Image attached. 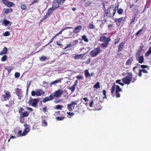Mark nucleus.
I'll use <instances>...</instances> for the list:
<instances>
[{
	"mask_svg": "<svg viewBox=\"0 0 151 151\" xmlns=\"http://www.w3.org/2000/svg\"><path fill=\"white\" fill-rule=\"evenodd\" d=\"M127 75L122 79V81L124 84L129 85L132 82L133 78V74L131 72L127 73Z\"/></svg>",
	"mask_w": 151,
	"mask_h": 151,
	"instance_id": "nucleus-1",
	"label": "nucleus"
},
{
	"mask_svg": "<svg viewBox=\"0 0 151 151\" xmlns=\"http://www.w3.org/2000/svg\"><path fill=\"white\" fill-rule=\"evenodd\" d=\"M110 40L111 39L109 37L106 38L105 36H102L100 37V41L101 42H104L103 43L101 44L100 45L102 46L103 48H106Z\"/></svg>",
	"mask_w": 151,
	"mask_h": 151,
	"instance_id": "nucleus-2",
	"label": "nucleus"
},
{
	"mask_svg": "<svg viewBox=\"0 0 151 151\" xmlns=\"http://www.w3.org/2000/svg\"><path fill=\"white\" fill-rule=\"evenodd\" d=\"M116 11V8L113 7V6H111L106 11V15L108 17H113L114 16Z\"/></svg>",
	"mask_w": 151,
	"mask_h": 151,
	"instance_id": "nucleus-3",
	"label": "nucleus"
},
{
	"mask_svg": "<svg viewBox=\"0 0 151 151\" xmlns=\"http://www.w3.org/2000/svg\"><path fill=\"white\" fill-rule=\"evenodd\" d=\"M66 0H54L53 2V6L55 8H58L60 7L64 3Z\"/></svg>",
	"mask_w": 151,
	"mask_h": 151,
	"instance_id": "nucleus-4",
	"label": "nucleus"
},
{
	"mask_svg": "<svg viewBox=\"0 0 151 151\" xmlns=\"http://www.w3.org/2000/svg\"><path fill=\"white\" fill-rule=\"evenodd\" d=\"M39 102L38 100L37 99H33L30 97L28 103L31 106L36 107Z\"/></svg>",
	"mask_w": 151,
	"mask_h": 151,
	"instance_id": "nucleus-5",
	"label": "nucleus"
},
{
	"mask_svg": "<svg viewBox=\"0 0 151 151\" xmlns=\"http://www.w3.org/2000/svg\"><path fill=\"white\" fill-rule=\"evenodd\" d=\"M101 52L100 49L99 47L95 48L90 52V55L92 57L97 56Z\"/></svg>",
	"mask_w": 151,
	"mask_h": 151,
	"instance_id": "nucleus-6",
	"label": "nucleus"
},
{
	"mask_svg": "<svg viewBox=\"0 0 151 151\" xmlns=\"http://www.w3.org/2000/svg\"><path fill=\"white\" fill-rule=\"evenodd\" d=\"M79 101V100L76 101H73L71 102L70 104H68L67 105L68 109L69 111H72L74 107V106H73L74 105H77L78 104L77 102Z\"/></svg>",
	"mask_w": 151,
	"mask_h": 151,
	"instance_id": "nucleus-7",
	"label": "nucleus"
},
{
	"mask_svg": "<svg viewBox=\"0 0 151 151\" xmlns=\"http://www.w3.org/2000/svg\"><path fill=\"white\" fill-rule=\"evenodd\" d=\"M15 93L19 97V99H21V98L22 97V89L18 88H17L15 89Z\"/></svg>",
	"mask_w": 151,
	"mask_h": 151,
	"instance_id": "nucleus-8",
	"label": "nucleus"
},
{
	"mask_svg": "<svg viewBox=\"0 0 151 151\" xmlns=\"http://www.w3.org/2000/svg\"><path fill=\"white\" fill-rule=\"evenodd\" d=\"M63 93V91L62 89H59L56 91L54 94L56 98L60 97Z\"/></svg>",
	"mask_w": 151,
	"mask_h": 151,
	"instance_id": "nucleus-9",
	"label": "nucleus"
},
{
	"mask_svg": "<svg viewBox=\"0 0 151 151\" xmlns=\"http://www.w3.org/2000/svg\"><path fill=\"white\" fill-rule=\"evenodd\" d=\"M121 91L122 89L120 88V86L118 85H116L115 91V96L116 98H118L120 97V94L119 92Z\"/></svg>",
	"mask_w": 151,
	"mask_h": 151,
	"instance_id": "nucleus-10",
	"label": "nucleus"
},
{
	"mask_svg": "<svg viewBox=\"0 0 151 151\" xmlns=\"http://www.w3.org/2000/svg\"><path fill=\"white\" fill-rule=\"evenodd\" d=\"M10 96L11 94L10 93L9 91H7L5 93V94L2 95V97L4 99V100H3L2 101H6L9 100Z\"/></svg>",
	"mask_w": 151,
	"mask_h": 151,
	"instance_id": "nucleus-11",
	"label": "nucleus"
},
{
	"mask_svg": "<svg viewBox=\"0 0 151 151\" xmlns=\"http://www.w3.org/2000/svg\"><path fill=\"white\" fill-rule=\"evenodd\" d=\"M2 2L6 6L9 7H12L14 5L13 2H8L7 0H2Z\"/></svg>",
	"mask_w": 151,
	"mask_h": 151,
	"instance_id": "nucleus-12",
	"label": "nucleus"
},
{
	"mask_svg": "<svg viewBox=\"0 0 151 151\" xmlns=\"http://www.w3.org/2000/svg\"><path fill=\"white\" fill-rule=\"evenodd\" d=\"M56 9L57 8H55L53 6V4H52V7L48 9L47 12L46 14L49 16L50 15L52 14V12L54 10V9Z\"/></svg>",
	"mask_w": 151,
	"mask_h": 151,
	"instance_id": "nucleus-13",
	"label": "nucleus"
},
{
	"mask_svg": "<svg viewBox=\"0 0 151 151\" xmlns=\"http://www.w3.org/2000/svg\"><path fill=\"white\" fill-rule=\"evenodd\" d=\"M124 43L123 42H121L119 45L118 48V50L117 51V53L121 52L123 50L124 46Z\"/></svg>",
	"mask_w": 151,
	"mask_h": 151,
	"instance_id": "nucleus-14",
	"label": "nucleus"
},
{
	"mask_svg": "<svg viewBox=\"0 0 151 151\" xmlns=\"http://www.w3.org/2000/svg\"><path fill=\"white\" fill-rule=\"evenodd\" d=\"M85 55V53H83L79 55L75 54V56L74 57V58L76 59H82Z\"/></svg>",
	"mask_w": 151,
	"mask_h": 151,
	"instance_id": "nucleus-15",
	"label": "nucleus"
},
{
	"mask_svg": "<svg viewBox=\"0 0 151 151\" xmlns=\"http://www.w3.org/2000/svg\"><path fill=\"white\" fill-rule=\"evenodd\" d=\"M37 96H40L43 95L45 94L44 91L41 89H39L37 90Z\"/></svg>",
	"mask_w": 151,
	"mask_h": 151,
	"instance_id": "nucleus-16",
	"label": "nucleus"
},
{
	"mask_svg": "<svg viewBox=\"0 0 151 151\" xmlns=\"http://www.w3.org/2000/svg\"><path fill=\"white\" fill-rule=\"evenodd\" d=\"M137 16V15L136 14H135L132 17V18L130 19V22L129 23V26H130L132 25V24L134 23Z\"/></svg>",
	"mask_w": 151,
	"mask_h": 151,
	"instance_id": "nucleus-17",
	"label": "nucleus"
},
{
	"mask_svg": "<svg viewBox=\"0 0 151 151\" xmlns=\"http://www.w3.org/2000/svg\"><path fill=\"white\" fill-rule=\"evenodd\" d=\"M8 51V49L6 47H4L3 49V50L0 52V55H2L4 54H6Z\"/></svg>",
	"mask_w": 151,
	"mask_h": 151,
	"instance_id": "nucleus-18",
	"label": "nucleus"
},
{
	"mask_svg": "<svg viewBox=\"0 0 151 151\" xmlns=\"http://www.w3.org/2000/svg\"><path fill=\"white\" fill-rule=\"evenodd\" d=\"M133 58L132 57L130 58L125 63V65L126 66L129 65L133 62Z\"/></svg>",
	"mask_w": 151,
	"mask_h": 151,
	"instance_id": "nucleus-19",
	"label": "nucleus"
},
{
	"mask_svg": "<svg viewBox=\"0 0 151 151\" xmlns=\"http://www.w3.org/2000/svg\"><path fill=\"white\" fill-rule=\"evenodd\" d=\"M4 69L5 70H7L8 73L9 74L11 71L13 70L14 69V68L13 67L5 66L4 67Z\"/></svg>",
	"mask_w": 151,
	"mask_h": 151,
	"instance_id": "nucleus-20",
	"label": "nucleus"
},
{
	"mask_svg": "<svg viewBox=\"0 0 151 151\" xmlns=\"http://www.w3.org/2000/svg\"><path fill=\"white\" fill-rule=\"evenodd\" d=\"M29 115V113L27 111L24 112L20 115V119H21L24 117H27Z\"/></svg>",
	"mask_w": 151,
	"mask_h": 151,
	"instance_id": "nucleus-21",
	"label": "nucleus"
},
{
	"mask_svg": "<svg viewBox=\"0 0 151 151\" xmlns=\"http://www.w3.org/2000/svg\"><path fill=\"white\" fill-rule=\"evenodd\" d=\"M142 47L140 46L139 47V49L137 50V52L136 54V56L137 57H138L140 55L142 51Z\"/></svg>",
	"mask_w": 151,
	"mask_h": 151,
	"instance_id": "nucleus-22",
	"label": "nucleus"
},
{
	"mask_svg": "<svg viewBox=\"0 0 151 151\" xmlns=\"http://www.w3.org/2000/svg\"><path fill=\"white\" fill-rule=\"evenodd\" d=\"M63 78H60L58 80H56L51 82L50 84H55L58 83H61V81L63 80Z\"/></svg>",
	"mask_w": 151,
	"mask_h": 151,
	"instance_id": "nucleus-23",
	"label": "nucleus"
},
{
	"mask_svg": "<svg viewBox=\"0 0 151 151\" xmlns=\"http://www.w3.org/2000/svg\"><path fill=\"white\" fill-rule=\"evenodd\" d=\"M124 18L123 17H121L118 19H116L115 20V22L117 25H119L121 24V21Z\"/></svg>",
	"mask_w": 151,
	"mask_h": 151,
	"instance_id": "nucleus-24",
	"label": "nucleus"
},
{
	"mask_svg": "<svg viewBox=\"0 0 151 151\" xmlns=\"http://www.w3.org/2000/svg\"><path fill=\"white\" fill-rule=\"evenodd\" d=\"M138 62L140 63H142L144 61V58L143 56H139L138 57Z\"/></svg>",
	"mask_w": 151,
	"mask_h": 151,
	"instance_id": "nucleus-25",
	"label": "nucleus"
},
{
	"mask_svg": "<svg viewBox=\"0 0 151 151\" xmlns=\"http://www.w3.org/2000/svg\"><path fill=\"white\" fill-rule=\"evenodd\" d=\"M115 90V85L114 83L112 86L111 89V93L112 96H114L115 95L114 94V92Z\"/></svg>",
	"mask_w": 151,
	"mask_h": 151,
	"instance_id": "nucleus-26",
	"label": "nucleus"
},
{
	"mask_svg": "<svg viewBox=\"0 0 151 151\" xmlns=\"http://www.w3.org/2000/svg\"><path fill=\"white\" fill-rule=\"evenodd\" d=\"M82 27L81 25L78 26L76 27L75 29V32L77 33L79 32L80 30L81 29Z\"/></svg>",
	"mask_w": 151,
	"mask_h": 151,
	"instance_id": "nucleus-27",
	"label": "nucleus"
},
{
	"mask_svg": "<svg viewBox=\"0 0 151 151\" xmlns=\"http://www.w3.org/2000/svg\"><path fill=\"white\" fill-rule=\"evenodd\" d=\"M24 126L25 127V129L24 130L27 132V133H28L30 130V126L28 124H24Z\"/></svg>",
	"mask_w": 151,
	"mask_h": 151,
	"instance_id": "nucleus-28",
	"label": "nucleus"
},
{
	"mask_svg": "<svg viewBox=\"0 0 151 151\" xmlns=\"http://www.w3.org/2000/svg\"><path fill=\"white\" fill-rule=\"evenodd\" d=\"M150 54H151V47H150L148 51L146 52L145 55V57H148Z\"/></svg>",
	"mask_w": 151,
	"mask_h": 151,
	"instance_id": "nucleus-29",
	"label": "nucleus"
},
{
	"mask_svg": "<svg viewBox=\"0 0 151 151\" xmlns=\"http://www.w3.org/2000/svg\"><path fill=\"white\" fill-rule=\"evenodd\" d=\"M84 72H85V76L86 78H88V77H89V76H90L91 75V74H90L89 73L88 70H85Z\"/></svg>",
	"mask_w": 151,
	"mask_h": 151,
	"instance_id": "nucleus-30",
	"label": "nucleus"
},
{
	"mask_svg": "<svg viewBox=\"0 0 151 151\" xmlns=\"http://www.w3.org/2000/svg\"><path fill=\"white\" fill-rule=\"evenodd\" d=\"M41 125L42 126L46 127L47 125V122L45 120H43L41 122Z\"/></svg>",
	"mask_w": 151,
	"mask_h": 151,
	"instance_id": "nucleus-31",
	"label": "nucleus"
},
{
	"mask_svg": "<svg viewBox=\"0 0 151 151\" xmlns=\"http://www.w3.org/2000/svg\"><path fill=\"white\" fill-rule=\"evenodd\" d=\"M82 38L85 42H87L88 41V40L86 38V36L85 35L82 36Z\"/></svg>",
	"mask_w": 151,
	"mask_h": 151,
	"instance_id": "nucleus-32",
	"label": "nucleus"
},
{
	"mask_svg": "<svg viewBox=\"0 0 151 151\" xmlns=\"http://www.w3.org/2000/svg\"><path fill=\"white\" fill-rule=\"evenodd\" d=\"M93 87L95 88L98 89L100 88V83L97 82L96 84L93 86Z\"/></svg>",
	"mask_w": 151,
	"mask_h": 151,
	"instance_id": "nucleus-33",
	"label": "nucleus"
},
{
	"mask_svg": "<svg viewBox=\"0 0 151 151\" xmlns=\"http://www.w3.org/2000/svg\"><path fill=\"white\" fill-rule=\"evenodd\" d=\"M120 40V38L119 37L115 39L114 40V44L115 45L116 44L119 43Z\"/></svg>",
	"mask_w": 151,
	"mask_h": 151,
	"instance_id": "nucleus-34",
	"label": "nucleus"
},
{
	"mask_svg": "<svg viewBox=\"0 0 151 151\" xmlns=\"http://www.w3.org/2000/svg\"><path fill=\"white\" fill-rule=\"evenodd\" d=\"M21 8L22 10H25L27 9V7L25 4H22L21 6Z\"/></svg>",
	"mask_w": 151,
	"mask_h": 151,
	"instance_id": "nucleus-35",
	"label": "nucleus"
},
{
	"mask_svg": "<svg viewBox=\"0 0 151 151\" xmlns=\"http://www.w3.org/2000/svg\"><path fill=\"white\" fill-rule=\"evenodd\" d=\"M75 86L73 85L72 87L68 88V89L71 91L72 93H73L75 91Z\"/></svg>",
	"mask_w": 151,
	"mask_h": 151,
	"instance_id": "nucleus-36",
	"label": "nucleus"
},
{
	"mask_svg": "<svg viewBox=\"0 0 151 151\" xmlns=\"http://www.w3.org/2000/svg\"><path fill=\"white\" fill-rule=\"evenodd\" d=\"M47 59L46 57L44 55L42 56L40 58V60L41 61H43L46 60Z\"/></svg>",
	"mask_w": 151,
	"mask_h": 151,
	"instance_id": "nucleus-37",
	"label": "nucleus"
},
{
	"mask_svg": "<svg viewBox=\"0 0 151 151\" xmlns=\"http://www.w3.org/2000/svg\"><path fill=\"white\" fill-rule=\"evenodd\" d=\"M123 12V10L122 9L120 8L117 10V13L119 14H121Z\"/></svg>",
	"mask_w": 151,
	"mask_h": 151,
	"instance_id": "nucleus-38",
	"label": "nucleus"
},
{
	"mask_svg": "<svg viewBox=\"0 0 151 151\" xmlns=\"http://www.w3.org/2000/svg\"><path fill=\"white\" fill-rule=\"evenodd\" d=\"M95 28L94 26L92 24H89V25L88 26V29H93Z\"/></svg>",
	"mask_w": 151,
	"mask_h": 151,
	"instance_id": "nucleus-39",
	"label": "nucleus"
},
{
	"mask_svg": "<svg viewBox=\"0 0 151 151\" xmlns=\"http://www.w3.org/2000/svg\"><path fill=\"white\" fill-rule=\"evenodd\" d=\"M7 56L6 55H4L2 57L1 60L2 61H4L7 60Z\"/></svg>",
	"mask_w": 151,
	"mask_h": 151,
	"instance_id": "nucleus-40",
	"label": "nucleus"
},
{
	"mask_svg": "<svg viewBox=\"0 0 151 151\" xmlns=\"http://www.w3.org/2000/svg\"><path fill=\"white\" fill-rule=\"evenodd\" d=\"M72 46V45L71 43L67 45L64 48H62V49L64 50H65L68 47H70Z\"/></svg>",
	"mask_w": 151,
	"mask_h": 151,
	"instance_id": "nucleus-41",
	"label": "nucleus"
},
{
	"mask_svg": "<svg viewBox=\"0 0 151 151\" xmlns=\"http://www.w3.org/2000/svg\"><path fill=\"white\" fill-rule=\"evenodd\" d=\"M39 1V0H34L32 2L31 4H29L30 6L33 5L36 3H38Z\"/></svg>",
	"mask_w": 151,
	"mask_h": 151,
	"instance_id": "nucleus-42",
	"label": "nucleus"
},
{
	"mask_svg": "<svg viewBox=\"0 0 151 151\" xmlns=\"http://www.w3.org/2000/svg\"><path fill=\"white\" fill-rule=\"evenodd\" d=\"M55 97V96L54 94H51L48 97L49 98V100L50 101L52 100H53V98Z\"/></svg>",
	"mask_w": 151,
	"mask_h": 151,
	"instance_id": "nucleus-43",
	"label": "nucleus"
},
{
	"mask_svg": "<svg viewBox=\"0 0 151 151\" xmlns=\"http://www.w3.org/2000/svg\"><path fill=\"white\" fill-rule=\"evenodd\" d=\"M50 101L49 98L48 97H46L45 98L42 100V102L43 103H45L46 101Z\"/></svg>",
	"mask_w": 151,
	"mask_h": 151,
	"instance_id": "nucleus-44",
	"label": "nucleus"
},
{
	"mask_svg": "<svg viewBox=\"0 0 151 151\" xmlns=\"http://www.w3.org/2000/svg\"><path fill=\"white\" fill-rule=\"evenodd\" d=\"M64 119H65V117L64 116H62L60 117L58 116L56 118V119H57V120L59 121L62 120Z\"/></svg>",
	"mask_w": 151,
	"mask_h": 151,
	"instance_id": "nucleus-45",
	"label": "nucleus"
},
{
	"mask_svg": "<svg viewBox=\"0 0 151 151\" xmlns=\"http://www.w3.org/2000/svg\"><path fill=\"white\" fill-rule=\"evenodd\" d=\"M31 94L32 96H35V95L37 96V91H32L31 92Z\"/></svg>",
	"mask_w": 151,
	"mask_h": 151,
	"instance_id": "nucleus-46",
	"label": "nucleus"
},
{
	"mask_svg": "<svg viewBox=\"0 0 151 151\" xmlns=\"http://www.w3.org/2000/svg\"><path fill=\"white\" fill-rule=\"evenodd\" d=\"M143 27H142V29H140L137 32H136V33L135 34L136 36H137L138 35L139 33L143 31Z\"/></svg>",
	"mask_w": 151,
	"mask_h": 151,
	"instance_id": "nucleus-47",
	"label": "nucleus"
},
{
	"mask_svg": "<svg viewBox=\"0 0 151 151\" xmlns=\"http://www.w3.org/2000/svg\"><path fill=\"white\" fill-rule=\"evenodd\" d=\"M10 23V22L9 21L4 20L3 21L4 24L6 25H7L9 24Z\"/></svg>",
	"mask_w": 151,
	"mask_h": 151,
	"instance_id": "nucleus-48",
	"label": "nucleus"
},
{
	"mask_svg": "<svg viewBox=\"0 0 151 151\" xmlns=\"http://www.w3.org/2000/svg\"><path fill=\"white\" fill-rule=\"evenodd\" d=\"M10 33L8 31H6L3 33V35L5 36H8L10 35Z\"/></svg>",
	"mask_w": 151,
	"mask_h": 151,
	"instance_id": "nucleus-49",
	"label": "nucleus"
},
{
	"mask_svg": "<svg viewBox=\"0 0 151 151\" xmlns=\"http://www.w3.org/2000/svg\"><path fill=\"white\" fill-rule=\"evenodd\" d=\"M57 44L59 46L61 47V48H63V45L60 42V41H57Z\"/></svg>",
	"mask_w": 151,
	"mask_h": 151,
	"instance_id": "nucleus-50",
	"label": "nucleus"
},
{
	"mask_svg": "<svg viewBox=\"0 0 151 151\" xmlns=\"http://www.w3.org/2000/svg\"><path fill=\"white\" fill-rule=\"evenodd\" d=\"M20 73L18 72H16L14 74V76L16 78H18L20 76Z\"/></svg>",
	"mask_w": 151,
	"mask_h": 151,
	"instance_id": "nucleus-51",
	"label": "nucleus"
},
{
	"mask_svg": "<svg viewBox=\"0 0 151 151\" xmlns=\"http://www.w3.org/2000/svg\"><path fill=\"white\" fill-rule=\"evenodd\" d=\"M92 3V2L91 1H88L86 3V6H88L90 5Z\"/></svg>",
	"mask_w": 151,
	"mask_h": 151,
	"instance_id": "nucleus-52",
	"label": "nucleus"
},
{
	"mask_svg": "<svg viewBox=\"0 0 151 151\" xmlns=\"http://www.w3.org/2000/svg\"><path fill=\"white\" fill-rule=\"evenodd\" d=\"M103 95L104 96V98H106V91L105 90L103 89Z\"/></svg>",
	"mask_w": 151,
	"mask_h": 151,
	"instance_id": "nucleus-53",
	"label": "nucleus"
},
{
	"mask_svg": "<svg viewBox=\"0 0 151 151\" xmlns=\"http://www.w3.org/2000/svg\"><path fill=\"white\" fill-rule=\"evenodd\" d=\"M76 78L78 80L82 79L83 78V77L82 76H80L79 75H78V76H76Z\"/></svg>",
	"mask_w": 151,
	"mask_h": 151,
	"instance_id": "nucleus-54",
	"label": "nucleus"
},
{
	"mask_svg": "<svg viewBox=\"0 0 151 151\" xmlns=\"http://www.w3.org/2000/svg\"><path fill=\"white\" fill-rule=\"evenodd\" d=\"M81 108H79L78 110L75 111V112H78V113H79L84 112V111L82 109V110H81Z\"/></svg>",
	"mask_w": 151,
	"mask_h": 151,
	"instance_id": "nucleus-55",
	"label": "nucleus"
},
{
	"mask_svg": "<svg viewBox=\"0 0 151 151\" xmlns=\"http://www.w3.org/2000/svg\"><path fill=\"white\" fill-rule=\"evenodd\" d=\"M56 108L57 109H60L61 108H62V106L60 105H58L56 106Z\"/></svg>",
	"mask_w": 151,
	"mask_h": 151,
	"instance_id": "nucleus-56",
	"label": "nucleus"
},
{
	"mask_svg": "<svg viewBox=\"0 0 151 151\" xmlns=\"http://www.w3.org/2000/svg\"><path fill=\"white\" fill-rule=\"evenodd\" d=\"M27 133V132H26V131L24 130L23 132L21 135V136H25Z\"/></svg>",
	"mask_w": 151,
	"mask_h": 151,
	"instance_id": "nucleus-57",
	"label": "nucleus"
},
{
	"mask_svg": "<svg viewBox=\"0 0 151 151\" xmlns=\"http://www.w3.org/2000/svg\"><path fill=\"white\" fill-rule=\"evenodd\" d=\"M138 75L139 77H141L142 75V71L141 70H139V72L138 73Z\"/></svg>",
	"mask_w": 151,
	"mask_h": 151,
	"instance_id": "nucleus-58",
	"label": "nucleus"
},
{
	"mask_svg": "<svg viewBox=\"0 0 151 151\" xmlns=\"http://www.w3.org/2000/svg\"><path fill=\"white\" fill-rule=\"evenodd\" d=\"M49 17L46 14L42 18V20H45L47 18Z\"/></svg>",
	"mask_w": 151,
	"mask_h": 151,
	"instance_id": "nucleus-59",
	"label": "nucleus"
},
{
	"mask_svg": "<svg viewBox=\"0 0 151 151\" xmlns=\"http://www.w3.org/2000/svg\"><path fill=\"white\" fill-rule=\"evenodd\" d=\"M42 110L44 113H46L47 111V109L46 107H43L42 109Z\"/></svg>",
	"mask_w": 151,
	"mask_h": 151,
	"instance_id": "nucleus-60",
	"label": "nucleus"
},
{
	"mask_svg": "<svg viewBox=\"0 0 151 151\" xmlns=\"http://www.w3.org/2000/svg\"><path fill=\"white\" fill-rule=\"evenodd\" d=\"M4 13L5 14H6L9 12V10L8 9H4Z\"/></svg>",
	"mask_w": 151,
	"mask_h": 151,
	"instance_id": "nucleus-61",
	"label": "nucleus"
},
{
	"mask_svg": "<svg viewBox=\"0 0 151 151\" xmlns=\"http://www.w3.org/2000/svg\"><path fill=\"white\" fill-rule=\"evenodd\" d=\"M93 101H92L89 104V106L91 107H93Z\"/></svg>",
	"mask_w": 151,
	"mask_h": 151,
	"instance_id": "nucleus-62",
	"label": "nucleus"
},
{
	"mask_svg": "<svg viewBox=\"0 0 151 151\" xmlns=\"http://www.w3.org/2000/svg\"><path fill=\"white\" fill-rule=\"evenodd\" d=\"M142 70V72L143 73H147L148 71L147 70L145 69H142L141 70Z\"/></svg>",
	"mask_w": 151,
	"mask_h": 151,
	"instance_id": "nucleus-63",
	"label": "nucleus"
},
{
	"mask_svg": "<svg viewBox=\"0 0 151 151\" xmlns=\"http://www.w3.org/2000/svg\"><path fill=\"white\" fill-rule=\"evenodd\" d=\"M67 114L68 115L71 116H73L74 114L73 113V112H67Z\"/></svg>",
	"mask_w": 151,
	"mask_h": 151,
	"instance_id": "nucleus-64",
	"label": "nucleus"
}]
</instances>
